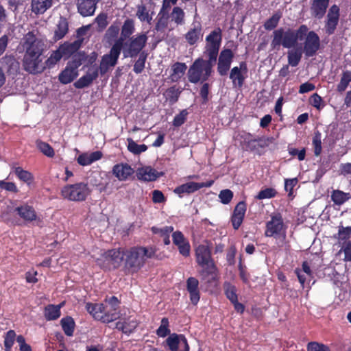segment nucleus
<instances>
[{
	"mask_svg": "<svg viewBox=\"0 0 351 351\" xmlns=\"http://www.w3.org/2000/svg\"><path fill=\"white\" fill-rule=\"evenodd\" d=\"M21 45L25 51L23 66L30 73H41L45 68L41 56L43 52V43L32 32H28L23 38Z\"/></svg>",
	"mask_w": 351,
	"mask_h": 351,
	"instance_id": "f257e3e1",
	"label": "nucleus"
},
{
	"mask_svg": "<svg viewBox=\"0 0 351 351\" xmlns=\"http://www.w3.org/2000/svg\"><path fill=\"white\" fill-rule=\"evenodd\" d=\"M308 27L302 25L297 30L278 29L274 32V38L271 43L273 49L282 45L285 48L297 47L298 41L302 40L308 32Z\"/></svg>",
	"mask_w": 351,
	"mask_h": 351,
	"instance_id": "f03ea898",
	"label": "nucleus"
},
{
	"mask_svg": "<svg viewBox=\"0 0 351 351\" xmlns=\"http://www.w3.org/2000/svg\"><path fill=\"white\" fill-rule=\"evenodd\" d=\"M90 256L104 269L117 268L123 260V253L119 250L105 251L97 248L92 250Z\"/></svg>",
	"mask_w": 351,
	"mask_h": 351,
	"instance_id": "7ed1b4c3",
	"label": "nucleus"
},
{
	"mask_svg": "<svg viewBox=\"0 0 351 351\" xmlns=\"http://www.w3.org/2000/svg\"><path fill=\"white\" fill-rule=\"evenodd\" d=\"M155 253L154 247L132 248L123 254L125 266L134 271H137L144 265L145 260L154 256Z\"/></svg>",
	"mask_w": 351,
	"mask_h": 351,
	"instance_id": "20e7f679",
	"label": "nucleus"
},
{
	"mask_svg": "<svg viewBox=\"0 0 351 351\" xmlns=\"http://www.w3.org/2000/svg\"><path fill=\"white\" fill-rule=\"evenodd\" d=\"M215 62L210 59L205 60L200 58L195 60L187 72L189 81L197 84L208 80L213 73Z\"/></svg>",
	"mask_w": 351,
	"mask_h": 351,
	"instance_id": "39448f33",
	"label": "nucleus"
},
{
	"mask_svg": "<svg viewBox=\"0 0 351 351\" xmlns=\"http://www.w3.org/2000/svg\"><path fill=\"white\" fill-rule=\"evenodd\" d=\"M89 193L88 186L82 182L66 185L61 190L63 198L74 202L84 200Z\"/></svg>",
	"mask_w": 351,
	"mask_h": 351,
	"instance_id": "423d86ee",
	"label": "nucleus"
},
{
	"mask_svg": "<svg viewBox=\"0 0 351 351\" xmlns=\"http://www.w3.org/2000/svg\"><path fill=\"white\" fill-rule=\"evenodd\" d=\"M147 40L145 34L132 37L128 42L123 43V53L125 58L136 56L145 47Z\"/></svg>",
	"mask_w": 351,
	"mask_h": 351,
	"instance_id": "0eeeda50",
	"label": "nucleus"
},
{
	"mask_svg": "<svg viewBox=\"0 0 351 351\" xmlns=\"http://www.w3.org/2000/svg\"><path fill=\"white\" fill-rule=\"evenodd\" d=\"M221 42V31L219 28L214 29L206 38L205 53L211 61H216Z\"/></svg>",
	"mask_w": 351,
	"mask_h": 351,
	"instance_id": "6e6552de",
	"label": "nucleus"
},
{
	"mask_svg": "<svg viewBox=\"0 0 351 351\" xmlns=\"http://www.w3.org/2000/svg\"><path fill=\"white\" fill-rule=\"evenodd\" d=\"M196 261L202 268L211 272L214 265L210 256V246L206 241L199 245L195 250Z\"/></svg>",
	"mask_w": 351,
	"mask_h": 351,
	"instance_id": "1a4fd4ad",
	"label": "nucleus"
},
{
	"mask_svg": "<svg viewBox=\"0 0 351 351\" xmlns=\"http://www.w3.org/2000/svg\"><path fill=\"white\" fill-rule=\"evenodd\" d=\"M81 64L82 62L80 58H74L69 61L58 75L60 82L67 84L73 82L78 76V68Z\"/></svg>",
	"mask_w": 351,
	"mask_h": 351,
	"instance_id": "9d476101",
	"label": "nucleus"
},
{
	"mask_svg": "<svg viewBox=\"0 0 351 351\" xmlns=\"http://www.w3.org/2000/svg\"><path fill=\"white\" fill-rule=\"evenodd\" d=\"M121 49V41H115L110 53L102 57L99 66L101 73H105L110 67H112L117 64Z\"/></svg>",
	"mask_w": 351,
	"mask_h": 351,
	"instance_id": "9b49d317",
	"label": "nucleus"
},
{
	"mask_svg": "<svg viewBox=\"0 0 351 351\" xmlns=\"http://www.w3.org/2000/svg\"><path fill=\"white\" fill-rule=\"evenodd\" d=\"M155 4L152 0H143L137 8L136 16L142 22L150 23L154 14Z\"/></svg>",
	"mask_w": 351,
	"mask_h": 351,
	"instance_id": "f8f14e48",
	"label": "nucleus"
},
{
	"mask_svg": "<svg viewBox=\"0 0 351 351\" xmlns=\"http://www.w3.org/2000/svg\"><path fill=\"white\" fill-rule=\"evenodd\" d=\"M265 235L267 237H277L285 235V227L282 219L280 215L271 217L266 224Z\"/></svg>",
	"mask_w": 351,
	"mask_h": 351,
	"instance_id": "ddd939ff",
	"label": "nucleus"
},
{
	"mask_svg": "<svg viewBox=\"0 0 351 351\" xmlns=\"http://www.w3.org/2000/svg\"><path fill=\"white\" fill-rule=\"evenodd\" d=\"M302 50L307 56H313L319 49L320 41L318 35L313 31L307 32Z\"/></svg>",
	"mask_w": 351,
	"mask_h": 351,
	"instance_id": "4468645a",
	"label": "nucleus"
},
{
	"mask_svg": "<svg viewBox=\"0 0 351 351\" xmlns=\"http://www.w3.org/2000/svg\"><path fill=\"white\" fill-rule=\"evenodd\" d=\"M166 341L171 351H189L187 340L183 335L171 334Z\"/></svg>",
	"mask_w": 351,
	"mask_h": 351,
	"instance_id": "2eb2a0df",
	"label": "nucleus"
},
{
	"mask_svg": "<svg viewBox=\"0 0 351 351\" xmlns=\"http://www.w3.org/2000/svg\"><path fill=\"white\" fill-rule=\"evenodd\" d=\"M213 180L206 182H190L183 184L174 189V193L180 195L183 193H192L204 187H210L213 184Z\"/></svg>",
	"mask_w": 351,
	"mask_h": 351,
	"instance_id": "dca6fc26",
	"label": "nucleus"
},
{
	"mask_svg": "<svg viewBox=\"0 0 351 351\" xmlns=\"http://www.w3.org/2000/svg\"><path fill=\"white\" fill-rule=\"evenodd\" d=\"M99 75L98 68L95 66H90L86 74L80 77L75 83L76 88H84L90 86L95 80Z\"/></svg>",
	"mask_w": 351,
	"mask_h": 351,
	"instance_id": "f3484780",
	"label": "nucleus"
},
{
	"mask_svg": "<svg viewBox=\"0 0 351 351\" xmlns=\"http://www.w3.org/2000/svg\"><path fill=\"white\" fill-rule=\"evenodd\" d=\"M339 19V8L337 5H332L327 14L325 29L328 34L334 33Z\"/></svg>",
	"mask_w": 351,
	"mask_h": 351,
	"instance_id": "a211bd4d",
	"label": "nucleus"
},
{
	"mask_svg": "<svg viewBox=\"0 0 351 351\" xmlns=\"http://www.w3.org/2000/svg\"><path fill=\"white\" fill-rule=\"evenodd\" d=\"M203 36L202 26L199 21L196 20V15L195 19L191 25V28L185 34V39L187 43L193 45L197 43V41Z\"/></svg>",
	"mask_w": 351,
	"mask_h": 351,
	"instance_id": "6ab92c4d",
	"label": "nucleus"
},
{
	"mask_svg": "<svg viewBox=\"0 0 351 351\" xmlns=\"http://www.w3.org/2000/svg\"><path fill=\"white\" fill-rule=\"evenodd\" d=\"M233 58V53L230 49H224L221 51L217 66V71L221 75L227 74Z\"/></svg>",
	"mask_w": 351,
	"mask_h": 351,
	"instance_id": "aec40b11",
	"label": "nucleus"
},
{
	"mask_svg": "<svg viewBox=\"0 0 351 351\" xmlns=\"http://www.w3.org/2000/svg\"><path fill=\"white\" fill-rule=\"evenodd\" d=\"M173 243L176 245L179 252L184 256H189L191 251V246L189 241L180 231H176L172 234Z\"/></svg>",
	"mask_w": 351,
	"mask_h": 351,
	"instance_id": "412c9836",
	"label": "nucleus"
},
{
	"mask_svg": "<svg viewBox=\"0 0 351 351\" xmlns=\"http://www.w3.org/2000/svg\"><path fill=\"white\" fill-rule=\"evenodd\" d=\"M119 301L116 297L106 300L104 315L109 317V323L121 318V314L117 310Z\"/></svg>",
	"mask_w": 351,
	"mask_h": 351,
	"instance_id": "4be33fe9",
	"label": "nucleus"
},
{
	"mask_svg": "<svg viewBox=\"0 0 351 351\" xmlns=\"http://www.w3.org/2000/svg\"><path fill=\"white\" fill-rule=\"evenodd\" d=\"M87 311L97 320L104 323H109L110 318L104 315L105 305L103 304L87 303L86 304Z\"/></svg>",
	"mask_w": 351,
	"mask_h": 351,
	"instance_id": "5701e85b",
	"label": "nucleus"
},
{
	"mask_svg": "<svg viewBox=\"0 0 351 351\" xmlns=\"http://www.w3.org/2000/svg\"><path fill=\"white\" fill-rule=\"evenodd\" d=\"M134 173V169L127 163H119L114 165L112 168L113 175L119 181H125L128 180Z\"/></svg>",
	"mask_w": 351,
	"mask_h": 351,
	"instance_id": "b1692460",
	"label": "nucleus"
},
{
	"mask_svg": "<svg viewBox=\"0 0 351 351\" xmlns=\"http://www.w3.org/2000/svg\"><path fill=\"white\" fill-rule=\"evenodd\" d=\"M136 176L141 180L152 182L161 176L162 173L150 166H145L137 169Z\"/></svg>",
	"mask_w": 351,
	"mask_h": 351,
	"instance_id": "393cba45",
	"label": "nucleus"
},
{
	"mask_svg": "<svg viewBox=\"0 0 351 351\" xmlns=\"http://www.w3.org/2000/svg\"><path fill=\"white\" fill-rule=\"evenodd\" d=\"M300 284L304 287L305 283H308L313 278V273L311 269V264L308 261L302 263L301 269H295Z\"/></svg>",
	"mask_w": 351,
	"mask_h": 351,
	"instance_id": "a878e982",
	"label": "nucleus"
},
{
	"mask_svg": "<svg viewBox=\"0 0 351 351\" xmlns=\"http://www.w3.org/2000/svg\"><path fill=\"white\" fill-rule=\"evenodd\" d=\"M99 0H77L78 12L83 16H91L95 13Z\"/></svg>",
	"mask_w": 351,
	"mask_h": 351,
	"instance_id": "bb28decb",
	"label": "nucleus"
},
{
	"mask_svg": "<svg viewBox=\"0 0 351 351\" xmlns=\"http://www.w3.org/2000/svg\"><path fill=\"white\" fill-rule=\"evenodd\" d=\"M247 72V66L244 62H241L239 66H234L230 71V78L234 86H242L244 81V74Z\"/></svg>",
	"mask_w": 351,
	"mask_h": 351,
	"instance_id": "cd10ccee",
	"label": "nucleus"
},
{
	"mask_svg": "<svg viewBox=\"0 0 351 351\" xmlns=\"http://www.w3.org/2000/svg\"><path fill=\"white\" fill-rule=\"evenodd\" d=\"M329 4V0H311V12L312 16L320 19L326 12Z\"/></svg>",
	"mask_w": 351,
	"mask_h": 351,
	"instance_id": "c85d7f7f",
	"label": "nucleus"
},
{
	"mask_svg": "<svg viewBox=\"0 0 351 351\" xmlns=\"http://www.w3.org/2000/svg\"><path fill=\"white\" fill-rule=\"evenodd\" d=\"M17 215L25 221H33L37 219L36 213L34 208L28 205L23 204L18 206L14 210Z\"/></svg>",
	"mask_w": 351,
	"mask_h": 351,
	"instance_id": "c756f323",
	"label": "nucleus"
},
{
	"mask_svg": "<svg viewBox=\"0 0 351 351\" xmlns=\"http://www.w3.org/2000/svg\"><path fill=\"white\" fill-rule=\"evenodd\" d=\"M246 211V205L243 202H239L235 207L232 217V223L234 229H238L243 222Z\"/></svg>",
	"mask_w": 351,
	"mask_h": 351,
	"instance_id": "7c9ffc66",
	"label": "nucleus"
},
{
	"mask_svg": "<svg viewBox=\"0 0 351 351\" xmlns=\"http://www.w3.org/2000/svg\"><path fill=\"white\" fill-rule=\"evenodd\" d=\"M102 157V153L100 151L93 152H86L81 154L77 158L79 165L82 166H88L93 162L100 160Z\"/></svg>",
	"mask_w": 351,
	"mask_h": 351,
	"instance_id": "2f4dec72",
	"label": "nucleus"
},
{
	"mask_svg": "<svg viewBox=\"0 0 351 351\" xmlns=\"http://www.w3.org/2000/svg\"><path fill=\"white\" fill-rule=\"evenodd\" d=\"M198 285V280L195 278L191 277L187 280V291L190 294L191 301L194 304H196L199 300Z\"/></svg>",
	"mask_w": 351,
	"mask_h": 351,
	"instance_id": "473e14b6",
	"label": "nucleus"
},
{
	"mask_svg": "<svg viewBox=\"0 0 351 351\" xmlns=\"http://www.w3.org/2000/svg\"><path fill=\"white\" fill-rule=\"evenodd\" d=\"M53 5L52 0H32V11L36 14H42Z\"/></svg>",
	"mask_w": 351,
	"mask_h": 351,
	"instance_id": "72a5a7b5",
	"label": "nucleus"
},
{
	"mask_svg": "<svg viewBox=\"0 0 351 351\" xmlns=\"http://www.w3.org/2000/svg\"><path fill=\"white\" fill-rule=\"evenodd\" d=\"M134 23L132 19L125 21L121 32V37L116 41H121V47H123L124 40L129 38L134 32Z\"/></svg>",
	"mask_w": 351,
	"mask_h": 351,
	"instance_id": "f704fd0d",
	"label": "nucleus"
},
{
	"mask_svg": "<svg viewBox=\"0 0 351 351\" xmlns=\"http://www.w3.org/2000/svg\"><path fill=\"white\" fill-rule=\"evenodd\" d=\"M137 322L134 318L129 317L128 319L121 320L116 324V328L124 333L132 332L136 327Z\"/></svg>",
	"mask_w": 351,
	"mask_h": 351,
	"instance_id": "c9c22d12",
	"label": "nucleus"
},
{
	"mask_svg": "<svg viewBox=\"0 0 351 351\" xmlns=\"http://www.w3.org/2000/svg\"><path fill=\"white\" fill-rule=\"evenodd\" d=\"M187 69L186 64L176 62L171 66L172 73L170 75V79L172 82H178L185 73Z\"/></svg>",
	"mask_w": 351,
	"mask_h": 351,
	"instance_id": "e433bc0d",
	"label": "nucleus"
},
{
	"mask_svg": "<svg viewBox=\"0 0 351 351\" xmlns=\"http://www.w3.org/2000/svg\"><path fill=\"white\" fill-rule=\"evenodd\" d=\"M63 303L58 305L49 304L45 308V317L47 320H55L60 317V308Z\"/></svg>",
	"mask_w": 351,
	"mask_h": 351,
	"instance_id": "4c0bfd02",
	"label": "nucleus"
},
{
	"mask_svg": "<svg viewBox=\"0 0 351 351\" xmlns=\"http://www.w3.org/2000/svg\"><path fill=\"white\" fill-rule=\"evenodd\" d=\"M351 197L349 193H345L340 190H333L331 193V199L335 205L341 206Z\"/></svg>",
	"mask_w": 351,
	"mask_h": 351,
	"instance_id": "58836bf2",
	"label": "nucleus"
},
{
	"mask_svg": "<svg viewBox=\"0 0 351 351\" xmlns=\"http://www.w3.org/2000/svg\"><path fill=\"white\" fill-rule=\"evenodd\" d=\"M302 47L301 45L288 52V62L289 64L292 66H297L302 58Z\"/></svg>",
	"mask_w": 351,
	"mask_h": 351,
	"instance_id": "ea45409f",
	"label": "nucleus"
},
{
	"mask_svg": "<svg viewBox=\"0 0 351 351\" xmlns=\"http://www.w3.org/2000/svg\"><path fill=\"white\" fill-rule=\"evenodd\" d=\"M350 236L351 226H339L338 232L334 237L337 240L339 245H341L342 243L350 241L349 240Z\"/></svg>",
	"mask_w": 351,
	"mask_h": 351,
	"instance_id": "a19ab883",
	"label": "nucleus"
},
{
	"mask_svg": "<svg viewBox=\"0 0 351 351\" xmlns=\"http://www.w3.org/2000/svg\"><path fill=\"white\" fill-rule=\"evenodd\" d=\"M170 17L177 25H182L185 23V13L180 7L173 8Z\"/></svg>",
	"mask_w": 351,
	"mask_h": 351,
	"instance_id": "79ce46f5",
	"label": "nucleus"
},
{
	"mask_svg": "<svg viewBox=\"0 0 351 351\" xmlns=\"http://www.w3.org/2000/svg\"><path fill=\"white\" fill-rule=\"evenodd\" d=\"M12 169L18 178L21 181L26 182L27 184H29L32 182L34 177L29 171L20 167H13Z\"/></svg>",
	"mask_w": 351,
	"mask_h": 351,
	"instance_id": "37998d69",
	"label": "nucleus"
},
{
	"mask_svg": "<svg viewBox=\"0 0 351 351\" xmlns=\"http://www.w3.org/2000/svg\"><path fill=\"white\" fill-rule=\"evenodd\" d=\"M62 328L67 336H72L75 328V322L72 317H66L60 321Z\"/></svg>",
	"mask_w": 351,
	"mask_h": 351,
	"instance_id": "c03bdc74",
	"label": "nucleus"
},
{
	"mask_svg": "<svg viewBox=\"0 0 351 351\" xmlns=\"http://www.w3.org/2000/svg\"><path fill=\"white\" fill-rule=\"evenodd\" d=\"M75 50V45L67 43L60 45L57 49L63 58H68Z\"/></svg>",
	"mask_w": 351,
	"mask_h": 351,
	"instance_id": "a18cd8bd",
	"label": "nucleus"
},
{
	"mask_svg": "<svg viewBox=\"0 0 351 351\" xmlns=\"http://www.w3.org/2000/svg\"><path fill=\"white\" fill-rule=\"evenodd\" d=\"M340 247L341 248L336 254V256H340L343 254V261L345 262H351V241L342 243Z\"/></svg>",
	"mask_w": 351,
	"mask_h": 351,
	"instance_id": "49530a36",
	"label": "nucleus"
},
{
	"mask_svg": "<svg viewBox=\"0 0 351 351\" xmlns=\"http://www.w3.org/2000/svg\"><path fill=\"white\" fill-rule=\"evenodd\" d=\"M68 31V24L66 20L61 19L55 30L54 38L56 40L62 38Z\"/></svg>",
	"mask_w": 351,
	"mask_h": 351,
	"instance_id": "de8ad7c7",
	"label": "nucleus"
},
{
	"mask_svg": "<svg viewBox=\"0 0 351 351\" xmlns=\"http://www.w3.org/2000/svg\"><path fill=\"white\" fill-rule=\"evenodd\" d=\"M128 149L134 154H140L147 149V147L144 145H138L132 138H128Z\"/></svg>",
	"mask_w": 351,
	"mask_h": 351,
	"instance_id": "09e8293b",
	"label": "nucleus"
},
{
	"mask_svg": "<svg viewBox=\"0 0 351 351\" xmlns=\"http://www.w3.org/2000/svg\"><path fill=\"white\" fill-rule=\"evenodd\" d=\"M36 147L46 156L49 158L53 157L55 152L49 144L41 141H37Z\"/></svg>",
	"mask_w": 351,
	"mask_h": 351,
	"instance_id": "8fccbe9b",
	"label": "nucleus"
},
{
	"mask_svg": "<svg viewBox=\"0 0 351 351\" xmlns=\"http://www.w3.org/2000/svg\"><path fill=\"white\" fill-rule=\"evenodd\" d=\"M351 82V72L345 71L343 72L341 81L337 86V89L339 91H343L347 88L349 83Z\"/></svg>",
	"mask_w": 351,
	"mask_h": 351,
	"instance_id": "3c124183",
	"label": "nucleus"
},
{
	"mask_svg": "<svg viewBox=\"0 0 351 351\" xmlns=\"http://www.w3.org/2000/svg\"><path fill=\"white\" fill-rule=\"evenodd\" d=\"M62 58L61 55L59 54V52L56 50L51 52L50 56L45 61V64L47 67L52 68Z\"/></svg>",
	"mask_w": 351,
	"mask_h": 351,
	"instance_id": "603ef678",
	"label": "nucleus"
},
{
	"mask_svg": "<svg viewBox=\"0 0 351 351\" xmlns=\"http://www.w3.org/2000/svg\"><path fill=\"white\" fill-rule=\"evenodd\" d=\"M158 18L156 29L158 31H162L167 27L169 18L165 13H162V12H159Z\"/></svg>",
	"mask_w": 351,
	"mask_h": 351,
	"instance_id": "864d4df0",
	"label": "nucleus"
},
{
	"mask_svg": "<svg viewBox=\"0 0 351 351\" xmlns=\"http://www.w3.org/2000/svg\"><path fill=\"white\" fill-rule=\"evenodd\" d=\"M225 293L231 302H235L236 300H237V289L234 286L230 284H226Z\"/></svg>",
	"mask_w": 351,
	"mask_h": 351,
	"instance_id": "5fc2aeb1",
	"label": "nucleus"
},
{
	"mask_svg": "<svg viewBox=\"0 0 351 351\" xmlns=\"http://www.w3.org/2000/svg\"><path fill=\"white\" fill-rule=\"evenodd\" d=\"M120 31L118 25L113 24L109 27L106 33V37L108 41L113 40L117 38Z\"/></svg>",
	"mask_w": 351,
	"mask_h": 351,
	"instance_id": "6e6d98bb",
	"label": "nucleus"
},
{
	"mask_svg": "<svg viewBox=\"0 0 351 351\" xmlns=\"http://www.w3.org/2000/svg\"><path fill=\"white\" fill-rule=\"evenodd\" d=\"M313 145L314 149V154L315 156H319L322 152V138L321 134L317 132L313 138Z\"/></svg>",
	"mask_w": 351,
	"mask_h": 351,
	"instance_id": "4d7b16f0",
	"label": "nucleus"
},
{
	"mask_svg": "<svg viewBox=\"0 0 351 351\" xmlns=\"http://www.w3.org/2000/svg\"><path fill=\"white\" fill-rule=\"evenodd\" d=\"M281 17V14L279 13L274 14L270 19H269L264 25V27L266 29H272L275 28Z\"/></svg>",
	"mask_w": 351,
	"mask_h": 351,
	"instance_id": "13d9d810",
	"label": "nucleus"
},
{
	"mask_svg": "<svg viewBox=\"0 0 351 351\" xmlns=\"http://www.w3.org/2000/svg\"><path fill=\"white\" fill-rule=\"evenodd\" d=\"M15 337L16 333L14 330H9L6 333L4 340V345L5 347V351H10V348L14 343Z\"/></svg>",
	"mask_w": 351,
	"mask_h": 351,
	"instance_id": "bf43d9fd",
	"label": "nucleus"
},
{
	"mask_svg": "<svg viewBox=\"0 0 351 351\" xmlns=\"http://www.w3.org/2000/svg\"><path fill=\"white\" fill-rule=\"evenodd\" d=\"M276 194L275 189L272 188H267L261 190L256 196L258 199H264L274 197Z\"/></svg>",
	"mask_w": 351,
	"mask_h": 351,
	"instance_id": "052dcab7",
	"label": "nucleus"
},
{
	"mask_svg": "<svg viewBox=\"0 0 351 351\" xmlns=\"http://www.w3.org/2000/svg\"><path fill=\"white\" fill-rule=\"evenodd\" d=\"M233 197V193L229 189H224L220 191L219 198L223 204H227L230 202Z\"/></svg>",
	"mask_w": 351,
	"mask_h": 351,
	"instance_id": "680f3d73",
	"label": "nucleus"
},
{
	"mask_svg": "<svg viewBox=\"0 0 351 351\" xmlns=\"http://www.w3.org/2000/svg\"><path fill=\"white\" fill-rule=\"evenodd\" d=\"M169 322L167 318H163L161 321V325L157 330V335L159 337H165L169 333L168 328Z\"/></svg>",
	"mask_w": 351,
	"mask_h": 351,
	"instance_id": "e2e57ef3",
	"label": "nucleus"
},
{
	"mask_svg": "<svg viewBox=\"0 0 351 351\" xmlns=\"http://www.w3.org/2000/svg\"><path fill=\"white\" fill-rule=\"evenodd\" d=\"M146 60V56L141 54L137 61L135 62L134 66V71L136 73H140L143 71L145 67V63Z\"/></svg>",
	"mask_w": 351,
	"mask_h": 351,
	"instance_id": "0e129e2a",
	"label": "nucleus"
},
{
	"mask_svg": "<svg viewBox=\"0 0 351 351\" xmlns=\"http://www.w3.org/2000/svg\"><path fill=\"white\" fill-rule=\"evenodd\" d=\"M308 351H330L328 346L317 342H311L308 344Z\"/></svg>",
	"mask_w": 351,
	"mask_h": 351,
	"instance_id": "69168bd1",
	"label": "nucleus"
},
{
	"mask_svg": "<svg viewBox=\"0 0 351 351\" xmlns=\"http://www.w3.org/2000/svg\"><path fill=\"white\" fill-rule=\"evenodd\" d=\"M311 104L317 109L322 108L324 104L322 97L317 94H313L310 98Z\"/></svg>",
	"mask_w": 351,
	"mask_h": 351,
	"instance_id": "338daca9",
	"label": "nucleus"
},
{
	"mask_svg": "<svg viewBox=\"0 0 351 351\" xmlns=\"http://www.w3.org/2000/svg\"><path fill=\"white\" fill-rule=\"evenodd\" d=\"M187 112L186 110H182L180 114H177L173 119V125L178 127L182 125L186 118Z\"/></svg>",
	"mask_w": 351,
	"mask_h": 351,
	"instance_id": "774afa93",
	"label": "nucleus"
}]
</instances>
